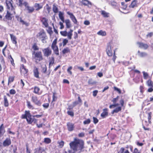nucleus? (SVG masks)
Wrapping results in <instances>:
<instances>
[{"mask_svg": "<svg viewBox=\"0 0 153 153\" xmlns=\"http://www.w3.org/2000/svg\"><path fill=\"white\" fill-rule=\"evenodd\" d=\"M62 52L63 54L69 53H70V50L68 47H66L63 49L62 51Z\"/></svg>", "mask_w": 153, "mask_h": 153, "instance_id": "79ce46f5", "label": "nucleus"}, {"mask_svg": "<svg viewBox=\"0 0 153 153\" xmlns=\"http://www.w3.org/2000/svg\"><path fill=\"white\" fill-rule=\"evenodd\" d=\"M117 153H130V152L128 150H125L124 147H121L120 150L118 151Z\"/></svg>", "mask_w": 153, "mask_h": 153, "instance_id": "4c0bfd02", "label": "nucleus"}, {"mask_svg": "<svg viewBox=\"0 0 153 153\" xmlns=\"http://www.w3.org/2000/svg\"><path fill=\"white\" fill-rule=\"evenodd\" d=\"M57 39L56 38L53 42L51 48L53 50L54 53L56 55H58L59 54V50L58 46L57 45Z\"/></svg>", "mask_w": 153, "mask_h": 153, "instance_id": "423d86ee", "label": "nucleus"}, {"mask_svg": "<svg viewBox=\"0 0 153 153\" xmlns=\"http://www.w3.org/2000/svg\"><path fill=\"white\" fill-rule=\"evenodd\" d=\"M77 95L78 96V101H75L73 102V104L74 106H76L77 105L79 104V103H82V101L80 98L79 94H77Z\"/></svg>", "mask_w": 153, "mask_h": 153, "instance_id": "2f4dec72", "label": "nucleus"}, {"mask_svg": "<svg viewBox=\"0 0 153 153\" xmlns=\"http://www.w3.org/2000/svg\"><path fill=\"white\" fill-rule=\"evenodd\" d=\"M21 118L22 119H25L28 124H31L32 123L36 124L37 127L38 128L42 127V123L38 124L37 123V119L33 118H32V115L29 110H26L25 111L24 114L22 115Z\"/></svg>", "mask_w": 153, "mask_h": 153, "instance_id": "f03ea898", "label": "nucleus"}, {"mask_svg": "<svg viewBox=\"0 0 153 153\" xmlns=\"http://www.w3.org/2000/svg\"><path fill=\"white\" fill-rule=\"evenodd\" d=\"M91 123V120L90 119H88L84 121L83 123L84 125L88 124Z\"/></svg>", "mask_w": 153, "mask_h": 153, "instance_id": "052dcab7", "label": "nucleus"}, {"mask_svg": "<svg viewBox=\"0 0 153 153\" xmlns=\"http://www.w3.org/2000/svg\"><path fill=\"white\" fill-rule=\"evenodd\" d=\"M32 48L33 49V51L39 50V48L36 43H34L32 46Z\"/></svg>", "mask_w": 153, "mask_h": 153, "instance_id": "37998d69", "label": "nucleus"}, {"mask_svg": "<svg viewBox=\"0 0 153 153\" xmlns=\"http://www.w3.org/2000/svg\"><path fill=\"white\" fill-rule=\"evenodd\" d=\"M97 34L99 35H101L102 36H105L106 35V32L105 31H103L102 30H100L97 33Z\"/></svg>", "mask_w": 153, "mask_h": 153, "instance_id": "49530a36", "label": "nucleus"}, {"mask_svg": "<svg viewBox=\"0 0 153 153\" xmlns=\"http://www.w3.org/2000/svg\"><path fill=\"white\" fill-rule=\"evenodd\" d=\"M15 76H10L8 79V84L13 82L14 80Z\"/></svg>", "mask_w": 153, "mask_h": 153, "instance_id": "c03bdc74", "label": "nucleus"}, {"mask_svg": "<svg viewBox=\"0 0 153 153\" xmlns=\"http://www.w3.org/2000/svg\"><path fill=\"white\" fill-rule=\"evenodd\" d=\"M26 103L27 106L29 109L32 110L35 109L34 106L33 105L30 101L27 100L26 101Z\"/></svg>", "mask_w": 153, "mask_h": 153, "instance_id": "b1692460", "label": "nucleus"}, {"mask_svg": "<svg viewBox=\"0 0 153 153\" xmlns=\"http://www.w3.org/2000/svg\"><path fill=\"white\" fill-rule=\"evenodd\" d=\"M68 42V40L66 39H63L62 40V42L60 43L59 44V47H60L62 45L63 46H65L67 44Z\"/></svg>", "mask_w": 153, "mask_h": 153, "instance_id": "7c9ffc66", "label": "nucleus"}, {"mask_svg": "<svg viewBox=\"0 0 153 153\" xmlns=\"http://www.w3.org/2000/svg\"><path fill=\"white\" fill-rule=\"evenodd\" d=\"M40 89L37 86H35L34 88V91L33 93L37 94L38 95H39L41 94L42 93L40 92Z\"/></svg>", "mask_w": 153, "mask_h": 153, "instance_id": "c756f323", "label": "nucleus"}, {"mask_svg": "<svg viewBox=\"0 0 153 153\" xmlns=\"http://www.w3.org/2000/svg\"><path fill=\"white\" fill-rule=\"evenodd\" d=\"M49 68H50L54 63L55 59L54 56H51L49 58Z\"/></svg>", "mask_w": 153, "mask_h": 153, "instance_id": "bb28decb", "label": "nucleus"}, {"mask_svg": "<svg viewBox=\"0 0 153 153\" xmlns=\"http://www.w3.org/2000/svg\"><path fill=\"white\" fill-rule=\"evenodd\" d=\"M43 115V114L42 112L40 113V114H37L33 116V117H36L37 118H40Z\"/></svg>", "mask_w": 153, "mask_h": 153, "instance_id": "338daca9", "label": "nucleus"}, {"mask_svg": "<svg viewBox=\"0 0 153 153\" xmlns=\"http://www.w3.org/2000/svg\"><path fill=\"white\" fill-rule=\"evenodd\" d=\"M101 14L103 17L105 18L108 17L109 16V13L106 12L104 10H102L100 11Z\"/></svg>", "mask_w": 153, "mask_h": 153, "instance_id": "e433bc0d", "label": "nucleus"}, {"mask_svg": "<svg viewBox=\"0 0 153 153\" xmlns=\"http://www.w3.org/2000/svg\"><path fill=\"white\" fill-rule=\"evenodd\" d=\"M5 2L7 7H13V1L12 0H6Z\"/></svg>", "mask_w": 153, "mask_h": 153, "instance_id": "72a5a7b5", "label": "nucleus"}, {"mask_svg": "<svg viewBox=\"0 0 153 153\" xmlns=\"http://www.w3.org/2000/svg\"><path fill=\"white\" fill-rule=\"evenodd\" d=\"M119 97V96H117L115 98H113L111 100V101L113 102L114 104H117L116 102H117V100H118Z\"/></svg>", "mask_w": 153, "mask_h": 153, "instance_id": "680f3d73", "label": "nucleus"}, {"mask_svg": "<svg viewBox=\"0 0 153 153\" xmlns=\"http://www.w3.org/2000/svg\"><path fill=\"white\" fill-rule=\"evenodd\" d=\"M148 125H149L148 124L146 126L143 125V128L144 129V130H145L147 131H149L151 130L150 128H149L148 127Z\"/></svg>", "mask_w": 153, "mask_h": 153, "instance_id": "13d9d810", "label": "nucleus"}, {"mask_svg": "<svg viewBox=\"0 0 153 153\" xmlns=\"http://www.w3.org/2000/svg\"><path fill=\"white\" fill-rule=\"evenodd\" d=\"M58 143L59 144V146L60 148H62L64 146V142L62 140L60 142H58Z\"/></svg>", "mask_w": 153, "mask_h": 153, "instance_id": "5fc2aeb1", "label": "nucleus"}, {"mask_svg": "<svg viewBox=\"0 0 153 153\" xmlns=\"http://www.w3.org/2000/svg\"><path fill=\"white\" fill-rule=\"evenodd\" d=\"M16 91L13 89H11L9 91V93L11 95H14L16 93Z\"/></svg>", "mask_w": 153, "mask_h": 153, "instance_id": "69168bd1", "label": "nucleus"}, {"mask_svg": "<svg viewBox=\"0 0 153 153\" xmlns=\"http://www.w3.org/2000/svg\"><path fill=\"white\" fill-rule=\"evenodd\" d=\"M42 3H36L34 4V7L35 8V10L36 11H38L41 9L43 7V5L42 4Z\"/></svg>", "mask_w": 153, "mask_h": 153, "instance_id": "393cba45", "label": "nucleus"}, {"mask_svg": "<svg viewBox=\"0 0 153 153\" xmlns=\"http://www.w3.org/2000/svg\"><path fill=\"white\" fill-rule=\"evenodd\" d=\"M59 19L63 22H64L65 19L64 17V13L61 11L59 12Z\"/></svg>", "mask_w": 153, "mask_h": 153, "instance_id": "473e14b6", "label": "nucleus"}, {"mask_svg": "<svg viewBox=\"0 0 153 153\" xmlns=\"http://www.w3.org/2000/svg\"><path fill=\"white\" fill-rule=\"evenodd\" d=\"M122 110L121 107L120 106L116 108L115 109L113 110L111 112V113L112 114H114V113H117L119 112L120 111Z\"/></svg>", "mask_w": 153, "mask_h": 153, "instance_id": "58836bf2", "label": "nucleus"}, {"mask_svg": "<svg viewBox=\"0 0 153 153\" xmlns=\"http://www.w3.org/2000/svg\"><path fill=\"white\" fill-rule=\"evenodd\" d=\"M108 109L105 108L103 109V112L101 114V117L102 118L104 119L108 115Z\"/></svg>", "mask_w": 153, "mask_h": 153, "instance_id": "6ab92c4d", "label": "nucleus"}, {"mask_svg": "<svg viewBox=\"0 0 153 153\" xmlns=\"http://www.w3.org/2000/svg\"><path fill=\"white\" fill-rule=\"evenodd\" d=\"M32 59L36 63L42 61L43 59L42 52L41 51H33L32 52Z\"/></svg>", "mask_w": 153, "mask_h": 153, "instance_id": "7ed1b4c3", "label": "nucleus"}, {"mask_svg": "<svg viewBox=\"0 0 153 153\" xmlns=\"http://www.w3.org/2000/svg\"><path fill=\"white\" fill-rule=\"evenodd\" d=\"M15 18L18 21L21 23L22 25H25L27 26L29 25V23L23 21L22 19V18L20 16L16 15L15 16Z\"/></svg>", "mask_w": 153, "mask_h": 153, "instance_id": "f8f14e48", "label": "nucleus"}, {"mask_svg": "<svg viewBox=\"0 0 153 153\" xmlns=\"http://www.w3.org/2000/svg\"><path fill=\"white\" fill-rule=\"evenodd\" d=\"M73 30L72 29H70L68 32L67 33V35L69 39H71L72 38V32Z\"/></svg>", "mask_w": 153, "mask_h": 153, "instance_id": "09e8293b", "label": "nucleus"}, {"mask_svg": "<svg viewBox=\"0 0 153 153\" xmlns=\"http://www.w3.org/2000/svg\"><path fill=\"white\" fill-rule=\"evenodd\" d=\"M5 132V130L3 124H2L0 126V137L3 136Z\"/></svg>", "mask_w": 153, "mask_h": 153, "instance_id": "5701e85b", "label": "nucleus"}, {"mask_svg": "<svg viewBox=\"0 0 153 153\" xmlns=\"http://www.w3.org/2000/svg\"><path fill=\"white\" fill-rule=\"evenodd\" d=\"M48 29L46 30V31L50 35V36H51V35L53 33V31L52 30V27L48 26Z\"/></svg>", "mask_w": 153, "mask_h": 153, "instance_id": "de8ad7c7", "label": "nucleus"}, {"mask_svg": "<svg viewBox=\"0 0 153 153\" xmlns=\"http://www.w3.org/2000/svg\"><path fill=\"white\" fill-rule=\"evenodd\" d=\"M44 151V149H42V147L40 146L35 149L34 153H42Z\"/></svg>", "mask_w": 153, "mask_h": 153, "instance_id": "c9c22d12", "label": "nucleus"}, {"mask_svg": "<svg viewBox=\"0 0 153 153\" xmlns=\"http://www.w3.org/2000/svg\"><path fill=\"white\" fill-rule=\"evenodd\" d=\"M67 114L72 117H73L74 115V113L73 111V107L71 106H69L67 108Z\"/></svg>", "mask_w": 153, "mask_h": 153, "instance_id": "dca6fc26", "label": "nucleus"}, {"mask_svg": "<svg viewBox=\"0 0 153 153\" xmlns=\"http://www.w3.org/2000/svg\"><path fill=\"white\" fill-rule=\"evenodd\" d=\"M27 3V2L23 0H18L17 4L19 7H22L23 6H24L25 7Z\"/></svg>", "mask_w": 153, "mask_h": 153, "instance_id": "ddd939ff", "label": "nucleus"}, {"mask_svg": "<svg viewBox=\"0 0 153 153\" xmlns=\"http://www.w3.org/2000/svg\"><path fill=\"white\" fill-rule=\"evenodd\" d=\"M7 10L6 15L5 16V18L8 20H11L12 19V16L16 13L15 9L14 7H7Z\"/></svg>", "mask_w": 153, "mask_h": 153, "instance_id": "39448f33", "label": "nucleus"}, {"mask_svg": "<svg viewBox=\"0 0 153 153\" xmlns=\"http://www.w3.org/2000/svg\"><path fill=\"white\" fill-rule=\"evenodd\" d=\"M96 82L93 81L92 79H89L88 81V83L89 85H94L96 84Z\"/></svg>", "mask_w": 153, "mask_h": 153, "instance_id": "3c124183", "label": "nucleus"}, {"mask_svg": "<svg viewBox=\"0 0 153 153\" xmlns=\"http://www.w3.org/2000/svg\"><path fill=\"white\" fill-rule=\"evenodd\" d=\"M146 84L149 87H153V82L151 79H149L146 82Z\"/></svg>", "mask_w": 153, "mask_h": 153, "instance_id": "a19ab883", "label": "nucleus"}, {"mask_svg": "<svg viewBox=\"0 0 153 153\" xmlns=\"http://www.w3.org/2000/svg\"><path fill=\"white\" fill-rule=\"evenodd\" d=\"M20 70L21 73L24 75L27 74L28 72V69L26 68V67L23 64H22L21 65Z\"/></svg>", "mask_w": 153, "mask_h": 153, "instance_id": "2eb2a0df", "label": "nucleus"}, {"mask_svg": "<svg viewBox=\"0 0 153 153\" xmlns=\"http://www.w3.org/2000/svg\"><path fill=\"white\" fill-rule=\"evenodd\" d=\"M72 66H70L68 68L67 70V72L70 75H71L72 74V72L71 71V70H72Z\"/></svg>", "mask_w": 153, "mask_h": 153, "instance_id": "4d7b16f0", "label": "nucleus"}, {"mask_svg": "<svg viewBox=\"0 0 153 153\" xmlns=\"http://www.w3.org/2000/svg\"><path fill=\"white\" fill-rule=\"evenodd\" d=\"M106 53L108 56L111 57L113 55V53L111 48V45L110 43H109L106 49Z\"/></svg>", "mask_w": 153, "mask_h": 153, "instance_id": "9d476101", "label": "nucleus"}, {"mask_svg": "<svg viewBox=\"0 0 153 153\" xmlns=\"http://www.w3.org/2000/svg\"><path fill=\"white\" fill-rule=\"evenodd\" d=\"M11 143V140L10 138H7L3 142V145L4 147L8 146Z\"/></svg>", "mask_w": 153, "mask_h": 153, "instance_id": "412c9836", "label": "nucleus"}, {"mask_svg": "<svg viewBox=\"0 0 153 153\" xmlns=\"http://www.w3.org/2000/svg\"><path fill=\"white\" fill-rule=\"evenodd\" d=\"M153 36V32H151L148 33L146 35V37L147 38L151 37Z\"/></svg>", "mask_w": 153, "mask_h": 153, "instance_id": "774afa93", "label": "nucleus"}, {"mask_svg": "<svg viewBox=\"0 0 153 153\" xmlns=\"http://www.w3.org/2000/svg\"><path fill=\"white\" fill-rule=\"evenodd\" d=\"M67 126L68 130L70 131H73L75 127L74 124L70 122L67 123Z\"/></svg>", "mask_w": 153, "mask_h": 153, "instance_id": "a211bd4d", "label": "nucleus"}, {"mask_svg": "<svg viewBox=\"0 0 153 153\" xmlns=\"http://www.w3.org/2000/svg\"><path fill=\"white\" fill-rule=\"evenodd\" d=\"M60 33L62 36H67V32L66 30L64 31H61L60 32Z\"/></svg>", "mask_w": 153, "mask_h": 153, "instance_id": "bf43d9fd", "label": "nucleus"}, {"mask_svg": "<svg viewBox=\"0 0 153 153\" xmlns=\"http://www.w3.org/2000/svg\"><path fill=\"white\" fill-rule=\"evenodd\" d=\"M32 101L36 105L38 106H40L42 105V102L40 100H39L36 96H32L31 98Z\"/></svg>", "mask_w": 153, "mask_h": 153, "instance_id": "0eeeda50", "label": "nucleus"}, {"mask_svg": "<svg viewBox=\"0 0 153 153\" xmlns=\"http://www.w3.org/2000/svg\"><path fill=\"white\" fill-rule=\"evenodd\" d=\"M26 147V153H31L30 150L29 149V144L28 143H27L25 144Z\"/></svg>", "mask_w": 153, "mask_h": 153, "instance_id": "864d4df0", "label": "nucleus"}, {"mask_svg": "<svg viewBox=\"0 0 153 153\" xmlns=\"http://www.w3.org/2000/svg\"><path fill=\"white\" fill-rule=\"evenodd\" d=\"M114 90L117 91L119 94H120L121 93V91L120 89L118 88L115 86H114Z\"/></svg>", "mask_w": 153, "mask_h": 153, "instance_id": "0e129e2a", "label": "nucleus"}, {"mask_svg": "<svg viewBox=\"0 0 153 153\" xmlns=\"http://www.w3.org/2000/svg\"><path fill=\"white\" fill-rule=\"evenodd\" d=\"M10 35L12 43L16 45L17 44V42L16 36L13 34H10Z\"/></svg>", "mask_w": 153, "mask_h": 153, "instance_id": "a878e982", "label": "nucleus"}, {"mask_svg": "<svg viewBox=\"0 0 153 153\" xmlns=\"http://www.w3.org/2000/svg\"><path fill=\"white\" fill-rule=\"evenodd\" d=\"M33 75L37 79H39V72L38 69L36 67H35L33 70Z\"/></svg>", "mask_w": 153, "mask_h": 153, "instance_id": "4be33fe9", "label": "nucleus"}, {"mask_svg": "<svg viewBox=\"0 0 153 153\" xmlns=\"http://www.w3.org/2000/svg\"><path fill=\"white\" fill-rule=\"evenodd\" d=\"M25 9L29 13H32L34 11L35 9L34 7L32 6H30L28 3L25 7Z\"/></svg>", "mask_w": 153, "mask_h": 153, "instance_id": "4468645a", "label": "nucleus"}, {"mask_svg": "<svg viewBox=\"0 0 153 153\" xmlns=\"http://www.w3.org/2000/svg\"><path fill=\"white\" fill-rule=\"evenodd\" d=\"M67 13L69 16L70 18L73 23L75 25H78V22L73 13L70 12V11H67Z\"/></svg>", "mask_w": 153, "mask_h": 153, "instance_id": "1a4fd4ad", "label": "nucleus"}, {"mask_svg": "<svg viewBox=\"0 0 153 153\" xmlns=\"http://www.w3.org/2000/svg\"><path fill=\"white\" fill-rule=\"evenodd\" d=\"M36 37L41 40L42 43H46L47 42L48 37L44 29H42L36 35Z\"/></svg>", "mask_w": 153, "mask_h": 153, "instance_id": "20e7f679", "label": "nucleus"}, {"mask_svg": "<svg viewBox=\"0 0 153 153\" xmlns=\"http://www.w3.org/2000/svg\"><path fill=\"white\" fill-rule=\"evenodd\" d=\"M82 3L85 6H88L89 5H92L91 3L88 0H82Z\"/></svg>", "mask_w": 153, "mask_h": 153, "instance_id": "ea45409f", "label": "nucleus"}, {"mask_svg": "<svg viewBox=\"0 0 153 153\" xmlns=\"http://www.w3.org/2000/svg\"><path fill=\"white\" fill-rule=\"evenodd\" d=\"M143 76L144 79H146L149 76V74H148L146 73L144 71L143 72Z\"/></svg>", "mask_w": 153, "mask_h": 153, "instance_id": "6e6d98bb", "label": "nucleus"}, {"mask_svg": "<svg viewBox=\"0 0 153 153\" xmlns=\"http://www.w3.org/2000/svg\"><path fill=\"white\" fill-rule=\"evenodd\" d=\"M138 55L141 57H145L147 56V53L145 52H141L138 50L137 52Z\"/></svg>", "mask_w": 153, "mask_h": 153, "instance_id": "f704fd0d", "label": "nucleus"}, {"mask_svg": "<svg viewBox=\"0 0 153 153\" xmlns=\"http://www.w3.org/2000/svg\"><path fill=\"white\" fill-rule=\"evenodd\" d=\"M69 146L71 149L75 151H79V153H80L83 151V149L85 148L84 142L82 140L75 138L74 141L70 143Z\"/></svg>", "mask_w": 153, "mask_h": 153, "instance_id": "f257e3e1", "label": "nucleus"}, {"mask_svg": "<svg viewBox=\"0 0 153 153\" xmlns=\"http://www.w3.org/2000/svg\"><path fill=\"white\" fill-rule=\"evenodd\" d=\"M42 51L44 56L46 57H48L51 55L52 52L51 49L49 47L44 48L42 50Z\"/></svg>", "mask_w": 153, "mask_h": 153, "instance_id": "6e6552de", "label": "nucleus"}, {"mask_svg": "<svg viewBox=\"0 0 153 153\" xmlns=\"http://www.w3.org/2000/svg\"><path fill=\"white\" fill-rule=\"evenodd\" d=\"M45 7H46V9L48 11V13H49L51 11V7L49 6V5L48 4H47L46 5Z\"/></svg>", "mask_w": 153, "mask_h": 153, "instance_id": "e2e57ef3", "label": "nucleus"}, {"mask_svg": "<svg viewBox=\"0 0 153 153\" xmlns=\"http://www.w3.org/2000/svg\"><path fill=\"white\" fill-rule=\"evenodd\" d=\"M138 1L137 0H133L131 4L129 5L130 8H134L138 7Z\"/></svg>", "mask_w": 153, "mask_h": 153, "instance_id": "aec40b11", "label": "nucleus"}, {"mask_svg": "<svg viewBox=\"0 0 153 153\" xmlns=\"http://www.w3.org/2000/svg\"><path fill=\"white\" fill-rule=\"evenodd\" d=\"M51 140L49 138L46 137L44 139L43 142L47 144H49L51 143Z\"/></svg>", "mask_w": 153, "mask_h": 153, "instance_id": "a18cd8bd", "label": "nucleus"}, {"mask_svg": "<svg viewBox=\"0 0 153 153\" xmlns=\"http://www.w3.org/2000/svg\"><path fill=\"white\" fill-rule=\"evenodd\" d=\"M64 22L65 23L66 28H69L72 27L71 22L69 19L65 20Z\"/></svg>", "mask_w": 153, "mask_h": 153, "instance_id": "c85d7f7f", "label": "nucleus"}, {"mask_svg": "<svg viewBox=\"0 0 153 153\" xmlns=\"http://www.w3.org/2000/svg\"><path fill=\"white\" fill-rule=\"evenodd\" d=\"M148 119L149 123L151 124V118H152V113L151 112L148 113Z\"/></svg>", "mask_w": 153, "mask_h": 153, "instance_id": "603ef678", "label": "nucleus"}, {"mask_svg": "<svg viewBox=\"0 0 153 153\" xmlns=\"http://www.w3.org/2000/svg\"><path fill=\"white\" fill-rule=\"evenodd\" d=\"M52 9L53 12L55 13H57L58 12V8L55 4L53 5Z\"/></svg>", "mask_w": 153, "mask_h": 153, "instance_id": "8fccbe9b", "label": "nucleus"}, {"mask_svg": "<svg viewBox=\"0 0 153 153\" xmlns=\"http://www.w3.org/2000/svg\"><path fill=\"white\" fill-rule=\"evenodd\" d=\"M4 104V107H8L9 105V103L7 97L6 96L4 95L3 97Z\"/></svg>", "mask_w": 153, "mask_h": 153, "instance_id": "cd10ccee", "label": "nucleus"}, {"mask_svg": "<svg viewBox=\"0 0 153 153\" xmlns=\"http://www.w3.org/2000/svg\"><path fill=\"white\" fill-rule=\"evenodd\" d=\"M41 22H42V24L44 25L45 27L47 28L48 26V19L45 17H41L40 18Z\"/></svg>", "mask_w": 153, "mask_h": 153, "instance_id": "9b49d317", "label": "nucleus"}, {"mask_svg": "<svg viewBox=\"0 0 153 153\" xmlns=\"http://www.w3.org/2000/svg\"><path fill=\"white\" fill-rule=\"evenodd\" d=\"M137 44L139 45V47L140 48L143 49L144 50H146L148 49L149 46L147 44L144 43L143 42H138Z\"/></svg>", "mask_w": 153, "mask_h": 153, "instance_id": "f3484780", "label": "nucleus"}]
</instances>
